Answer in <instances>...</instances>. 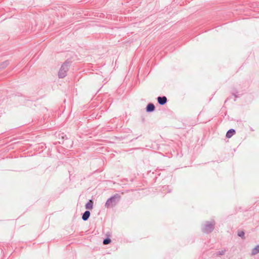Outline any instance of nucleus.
Instances as JSON below:
<instances>
[{
    "label": "nucleus",
    "instance_id": "1",
    "mask_svg": "<svg viewBox=\"0 0 259 259\" xmlns=\"http://www.w3.org/2000/svg\"><path fill=\"white\" fill-rule=\"evenodd\" d=\"M120 199V195L118 194H115L107 199L105 206L108 208L113 207L118 203Z\"/></svg>",
    "mask_w": 259,
    "mask_h": 259
},
{
    "label": "nucleus",
    "instance_id": "2",
    "mask_svg": "<svg viewBox=\"0 0 259 259\" xmlns=\"http://www.w3.org/2000/svg\"><path fill=\"white\" fill-rule=\"evenodd\" d=\"M71 61L67 60L61 66L59 72L58 76L60 78L65 77L67 75L69 68L70 66Z\"/></svg>",
    "mask_w": 259,
    "mask_h": 259
},
{
    "label": "nucleus",
    "instance_id": "3",
    "mask_svg": "<svg viewBox=\"0 0 259 259\" xmlns=\"http://www.w3.org/2000/svg\"><path fill=\"white\" fill-rule=\"evenodd\" d=\"M215 222L213 220L210 222H206L202 228V231L205 233L211 232L214 228Z\"/></svg>",
    "mask_w": 259,
    "mask_h": 259
},
{
    "label": "nucleus",
    "instance_id": "4",
    "mask_svg": "<svg viewBox=\"0 0 259 259\" xmlns=\"http://www.w3.org/2000/svg\"><path fill=\"white\" fill-rule=\"evenodd\" d=\"M157 101L159 104L163 105L166 103L167 100L165 96H159L157 98Z\"/></svg>",
    "mask_w": 259,
    "mask_h": 259
},
{
    "label": "nucleus",
    "instance_id": "5",
    "mask_svg": "<svg viewBox=\"0 0 259 259\" xmlns=\"http://www.w3.org/2000/svg\"><path fill=\"white\" fill-rule=\"evenodd\" d=\"M155 109V107L153 103H149L146 108V111L147 112H153Z\"/></svg>",
    "mask_w": 259,
    "mask_h": 259
},
{
    "label": "nucleus",
    "instance_id": "6",
    "mask_svg": "<svg viewBox=\"0 0 259 259\" xmlns=\"http://www.w3.org/2000/svg\"><path fill=\"white\" fill-rule=\"evenodd\" d=\"M91 213L90 211L86 210L84 211V212L82 215V220L85 221H87L89 218H90Z\"/></svg>",
    "mask_w": 259,
    "mask_h": 259
},
{
    "label": "nucleus",
    "instance_id": "7",
    "mask_svg": "<svg viewBox=\"0 0 259 259\" xmlns=\"http://www.w3.org/2000/svg\"><path fill=\"white\" fill-rule=\"evenodd\" d=\"M236 133L235 130L234 129H230L226 133V137L227 138H231Z\"/></svg>",
    "mask_w": 259,
    "mask_h": 259
},
{
    "label": "nucleus",
    "instance_id": "8",
    "mask_svg": "<svg viewBox=\"0 0 259 259\" xmlns=\"http://www.w3.org/2000/svg\"><path fill=\"white\" fill-rule=\"evenodd\" d=\"M259 253V245H257L254 248H253L251 252L252 255H255Z\"/></svg>",
    "mask_w": 259,
    "mask_h": 259
},
{
    "label": "nucleus",
    "instance_id": "9",
    "mask_svg": "<svg viewBox=\"0 0 259 259\" xmlns=\"http://www.w3.org/2000/svg\"><path fill=\"white\" fill-rule=\"evenodd\" d=\"M93 201L92 200H90V201L87 203H86L85 205V208L88 209H92L93 208Z\"/></svg>",
    "mask_w": 259,
    "mask_h": 259
},
{
    "label": "nucleus",
    "instance_id": "10",
    "mask_svg": "<svg viewBox=\"0 0 259 259\" xmlns=\"http://www.w3.org/2000/svg\"><path fill=\"white\" fill-rule=\"evenodd\" d=\"M9 62L8 60L2 62L0 64V69H4V68H6L9 65Z\"/></svg>",
    "mask_w": 259,
    "mask_h": 259
},
{
    "label": "nucleus",
    "instance_id": "11",
    "mask_svg": "<svg viewBox=\"0 0 259 259\" xmlns=\"http://www.w3.org/2000/svg\"><path fill=\"white\" fill-rule=\"evenodd\" d=\"M110 242H111V239L107 237L104 239L103 243L104 245H107V244H109Z\"/></svg>",
    "mask_w": 259,
    "mask_h": 259
},
{
    "label": "nucleus",
    "instance_id": "12",
    "mask_svg": "<svg viewBox=\"0 0 259 259\" xmlns=\"http://www.w3.org/2000/svg\"><path fill=\"white\" fill-rule=\"evenodd\" d=\"M237 235L242 238H244V232L243 231L238 232Z\"/></svg>",
    "mask_w": 259,
    "mask_h": 259
},
{
    "label": "nucleus",
    "instance_id": "13",
    "mask_svg": "<svg viewBox=\"0 0 259 259\" xmlns=\"http://www.w3.org/2000/svg\"><path fill=\"white\" fill-rule=\"evenodd\" d=\"M225 252H226V250L224 249V250L217 252L216 253V254H217V255H224Z\"/></svg>",
    "mask_w": 259,
    "mask_h": 259
},
{
    "label": "nucleus",
    "instance_id": "14",
    "mask_svg": "<svg viewBox=\"0 0 259 259\" xmlns=\"http://www.w3.org/2000/svg\"><path fill=\"white\" fill-rule=\"evenodd\" d=\"M235 95V97L236 98H237V95Z\"/></svg>",
    "mask_w": 259,
    "mask_h": 259
}]
</instances>
